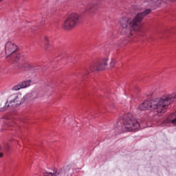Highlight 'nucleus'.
Returning a JSON list of instances; mask_svg holds the SVG:
<instances>
[{
  "mask_svg": "<svg viewBox=\"0 0 176 176\" xmlns=\"http://www.w3.org/2000/svg\"><path fill=\"white\" fill-rule=\"evenodd\" d=\"M30 83H31V81H30V80L24 81L17 85L14 86L12 87V90L17 91L18 90H20L21 89H25V87H28V86H30Z\"/></svg>",
  "mask_w": 176,
  "mask_h": 176,
  "instance_id": "9d476101",
  "label": "nucleus"
},
{
  "mask_svg": "<svg viewBox=\"0 0 176 176\" xmlns=\"http://www.w3.org/2000/svg\"><path fill=\"white\" fill-rule=\"evenodd\" d=\"M79 21V15L76 13L70 14L65 20L63 27L65 30H71L78 24Z\"/></svg>",
  "mask_w": 176,
  "mask_h": 176,
  "instance_id": "0eeeda50",
  "label": "nucleus"
},
{
  "mask_svg": "<svg viewBox=\"0 0 176 176\" xmlns=\"http://www.w3.org/2000/svg\"><path fill=\"white\" fill-rule=\"evenodd\" d=\"M152 12L151 9H146L144 12H139L133 19L122 18L120 21L121 34L124 35L126 38H135V32H140L142 28V19Z\"/></svg>",
  "mask_w": 176,
  "mask_h": 176,
  "instance_id": "f257e3e1",
  "label": "nucleus"
},
{
  "mask_svg": "<svg viewBox=\"0 0 176 176\" xmlns=\"http://www.w3.org/2000/svg\"><path fill=\"white\" fill-rule=\"evenodd\" d=\"M9 151V146L8 144L4 145L3 146L0 145V157H3V153L8 152Z\"/></svg>",
  "mask_w": 176,
  "mask_h": 176,
  "instance_id": "f8f14e48",
  "label": "nucleus"
},
{
  "mask_svg": "<svg viewBox=\"0 0 176 176\" xmlns=\"http://www.w3.org/2000/svg\"><path fill=\"white\" fill-rule=\"evenodd\" d=\"M44 39L47 43H49V37L47 36H45Z\"/></svg>",
  "mask_w": 176,
  "mask_h": 176,
  "instance_id": "f3484780",
  "label": "nucleus"
},
{
  "mask_svg": "<svg viewBox=\"0 0 176 176\" xmlns=\"http://www.w3.org/2000/svg\"><path fill=\"white\" fill-rule=\"evenodd\" d=\"M43 175L44 176H57V175H58V171L50 172L49 170H45L43 173Z\"/></svg>",
  "mask_w": 176,
  "mask_h": 176,
  "instance_id": "ddd939ff",
  "label": "nucleus"
},
{
  "mask_svg": "<svg viewBox=\"0 0 176 176\" xmlns=\"http://www.w3.org/2000/svg\"><path fill=\"white\" fill-rule=\"evenodd\" d=\"M122 119L123 131H135V130H140L141 128V124H140V122L131 113L125 114Z\"/></svg>",
  "mask_w": 176,
  "mask_h": 176,
  "instance_id": "7ed1b4c3",
  "label": "nucleus"
},
{
  "mask_svg": "<svg viewBox=\"0 0 176 176\" xmlns=\"http://www.w3.org/2000/svg\"><path fill=\"white\" fill-rule=\"evenodd\" d=\"M162 0H157L155 2H153V1L152 0H146L143 3L142 6L144 8L148 7L156 8V7H158L160 5H162ZM169 1H170L171 2H175L176 0H169Z\"/></svg>",
  "mask_w": 176,
  "mask_h": 176,
  "instance_id": "6e6552de",
  "label": "nucleus"
},
{
  "mask_svg": "<svg viewBox=\"0 0 176 176\" xmlns=\"http://www.w3.org/2000/svg\"><path fill=\"white\" fill-rule=\"evenodd\" d=\"M14 124V123L12 122L11 120L6 118H0V131H3L6 127L12 126Z\"/></svg>",
  "mask_w": 176,
  "mask_h": 176,
  "instance_id": "1a4fd4ad",
  "label": "nucleus"
},
{
  "mask_svg": "<svg viewBox=\"0 0 176 176\" xmlns=\"http://www.w3.org/2000/svg\"><path fill=\"white\" fill-rule=\"evenodd\" d=\"M24 104V96L21 94L11 95L7 100L4 107L0 109V112L6 111L8 108H16Z\"/></svg>",
  "mask_w": 176,
  "mask_h": 176,
  "instance_id": "39448f33",
  "label": "nucleus"
},
{
  "mask_svg": "<svg viewBox=\"0 0 176 176\" xmlns=\"http://www.w3.org/2000/svg\"><path fill=\"white\" fill-rule=\"evenodd\" d=\"M175 100L176 94H165L160 98L144 101L138 107V109L140 111L153 109L158 113H164L167 109V107L171 105Z\"/></svg>",
  "mask_w": 176,
  "mask_h": 176,
  "instance_id": "f03ea898",
  "label": "nucleus"
},
{
  "mask_svg": "<svg viewBox=\"0 0 176 176\" xmlns=\"http://www.w3.org/2000/svg\"><path fill=\"white\" fill-rule=\"evenodd\" d=\"M108 58H104L100 60L96 63H91L88 67L84 69V75H89L90 72H94V71H102L105 69V68L108 65Z\"/></svg>",
  "mask_w": 176,
  "mask_h": 176,
  "instance_id": "423d86ee",
  "label": "nucleus"
},
{
  "mask_svg": "<svg viewBox=\"0 0 176 176\" xmlns=\"http://www.w3.org/2000/svg\"><path fill=\"white\" fill-rule=\"evenodd\" d=\"M87 10H96V3H89L87 7Z\"/></svg>",
  "mask_w": 176,
  "mask_h": 176,
  "instance_id": "4468645a",
  "label": "nucleus"
},
{
  "mask_svg": "<svg viewBox=\"0 0 176 176\" xmlns=\"http://www.w3.org/2000/svg\"><path fill=\"white\" fill-rule=\"evenodd\" d=\"M28 68L29 69H31V71H34V66H32L31 65H28Z\"/></svg>",
  "mask_w": 176,
  "mask_h": 176,
  "instance_id": "dca6fc26",
  "label": "nucleus"
},
{
  "mask_svg": "<svg viewBox=\"0 0 176 176\" xmlns=\"http://www.w3.org/2000/svg\"><path fill=\"white\" fill-rule=\"evenodd\" d=\"M6 59L10 64H14L20 60V54L17 52V45L12 42L6 44Z\"/></svg>",
  "mask_w": 176,
  "mask_h": 176,
  "instance_id": "20e7f679",
  "label": "nucleus"
},
{
  "mask_svg": "<svg viewBox=\"0 0 176 176\" xmlns=\"http://www.w3.org/2000/svg\"><path fill=\"white\" fill-rule=\"evenodd\" d=\"M36 93L32 92L31 94H27L25 96H23L24 102H31L37 98Z\"/></svg>",
  "mask_w": 176,
  "mask_h": 176,
  "instance_id": "9b49d317",
  "label": "nucleus"
},
{
  "mask_svg": "<svg viewBox=\"0 0 176 176\" xmlns=\"http://www.w3.org/2000/svg\"><path fill=\"white\" fill-rule=\"evenodd\" d=\"M116 63V62L115 61V58H112L111 61L110 63V67H113V65H115Z\"/></svg>",
  "mask_w": 176,
  "mask_h": 176,
  "instance_id": "2eb2a0df",
  "label": "nucleus"
}]
</instances>
